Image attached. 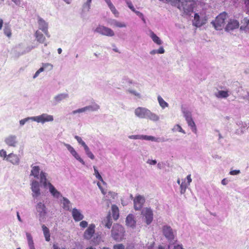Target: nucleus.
I'll return each mask as SVG.
<instances>
[{
	"label": "nucleus",
	"instance_id": "f257e3e1",
	"mask_svg": "<svg viewBox=\"0 0 249 249\" xmlns=\"http://www.w3.org/2000/svg\"><path fill=\"white\" fill-rule=\"evenodd\" d=\"M135 116L140 119H147L153 122L160 120V117L156 113L144 107H138L134 110Z\"/></svg>",
	"mask_w": 249,
	"mask_h": 249
},
{
	"label": "nucleus",
	"instance_id": "f03ea898",
	"mask_svg": "<svg viewBox=\"0 0 249 249\" xmlns=\"http://www.w3.org/2000/svg\"><path fill=\"white\" fill-rule=\"evenodd\" d=\"M47 173L45 172H41L40 175V182L44 188H46L48 187L50 193L53 197L58 198L62 196L60 192L57 191L50 182L48 181L47 178Z\"/></svg>",
	"mask_w": 249,
	"mask_h": 249
},
{
	"label": "nucleus",
	"instance_id": "7ed1b4c3",
	"mask_svg": "<svg viewBox=\"0 0 249 249\" xmlns=\"http://www.w3.org/2000/svg\"><path fill=\"white\" fill-rule=\"evenodd\" d=\"M227 14L225 12H223L217 16L215 21H212L211 23L216 30H220L224 26L225 20L227 18Z\"/></svg>",
	"mask_w": 249,
	"mask_h": 249
},
{
	"label": "nucleus",
	"instance_id": "20e7f679",
	"mask_svg": "<svg viewBox=\"0 0 249 249\" xmlns=\"http://www.w3.org/2000/svg\"><path fill=\"white\" fill-rule=\"evenodd\" d=\"M40 181L38 182L36 179L31 180V189L32 191V196L34 198H36L41 195V191L40 189Z\"/></svg>",
	"mask_w": 249,
	"mask_h": 249
},
{
	"label": "nucleus",
	"instance_id": "39448f33",
	"mask_svg": "<svg viewBox=\"0 0 249 249\" xmlns=\"http://www.w3.org/2000/svg\"><path fill=\"white\" fill-rule=\"evenodd\" d=\"M34 119L35 122L42 124L46 122H52L54 120L53 116L47 113H42L40 115L34 116Z\"/></svg>",
	"mask_w": 249,
	"mask_h": 249
},
{
	"label": "nucleus",
	"instance_id": "423d86ee",
	"mask_svg": "<svg viewBox=\"0 0 249 249\" xmlns=\"http://www.w3.org/2000/svg\"><path fill=\"white\" fill-rule=\"evenodd\" d=\"M94 32L107 36H114V33L112 29L103 25H99L95 29Z\"/></svg>",
	"mask_w": 249,
	"mask_h": 249
},
{
	"label": "nucleus",
	"instance_id": "0eeeda50",
	"mask_svg": "<svg viewBox=\"0 0 249 249\" xmlns=\"http://www.w3.org/2000/svg\"><path fill=\"white\" fill-rule=\"evenodd\" d=\"M74 138L77 140L78 143L81 145L85 150V153L87 156L91 160H94L95 159V156L90 150V149L88 147V146L86 144L84 141H83L82 139L77 135L74 136Z\"/></svg>",
	"mask_w": 249,
	"mask_h": 249
},
{
	"label": "nucleus",
	"instance_id": "6e6552de",
	"mask_svg": "<svg viewBox=\"0 0 249 249\" xmlns=\"http://www.w3.org/2000/svg\"><path fill=\"white\" fill-rule=\"evenodd\" d=\"M142 214L144 217V220L147 225L151 223L153 219V213L150 208H145L142 211Z\"/></svg>",
	"mask_w": 249,
	"mask_h": 249
},
{
	"label": "nucleus",
	"instance_id": "1a4fd4ad",
	"mask_svg": "<svg viewBox=\"0 0 249 249\" xmlns=\"http://www.w3.org/2000/svg\"><path fill=\"white\" fill-rule=\"evenodd\" d=\"M124 229L123 227L119 224L114 225L111 230L112 237L115 240H118L120 238L122 235Z\"/></svg>",
	"mask_w": 249,
	"mask_h": 249
},
{
	"label": "nucleus",
	"instance_id": "9d476101",
	"mask_svg": "<svg viewBox=\"0 0 249 249\" xmlns=\"http://www.w3.org/2000/svg\"><path fill=\"white\" fill-rule=\"evenodd\" d=\"M64 145L67 148L68 150L70 152L71 155L79 162H80L82 164L85 165V162L84 160L81 158L79 154L75 151L74 148L71 146L70 144L64 143Z\"/></svg>",
	"mask_w": 249,
	"mask_h": 249
},
{
	"label": "nucleus",
	"instance_id": "9b49d317",
	"mask_svg": "<svg viewBox=\"0 0 249 249\" xmlns=\"http://www.w3.org/2000/svg\"><path fill=\"white\" fill-rule=\"evenodd\" d=\"M95 225L94 224L89 225L83 233V237L85 239L89 240L91 239L95 233Z\"/></svg>",
	"mask_w": 249,
	"mask_h": 249
},
{
	"label": "nucleus",
	"instance_id": "f8f14e48",
	"mask_svg": "<svg viewBox=\"0 0 249 249\" xmlns=\"http://www.w3.org/2000/svg\"><path fill=\"white\" fill-rule=\"evenodd\" d=\"M38 28L41 30L48 37H50L48 32V24L43 18L39 17L37 20Z\"/></svg>",
	"mask_w": 249,
	"mask_h": 249
},
{
	"label": "nucleus",
	"instance_id": "ddd939ff",
	"mask_svg": "<svg viewBox=\"0 0 249 249\" xmlns=\"http://www.w3.org/2000/svg\"><path fill=\"white\" fill-rule=\"evenodd\" d=\"M36 209L38 213L39 220L42 221L45 218L46 214L45 205L41 202H38L36 205Z\"/></svg>",
	"mask_w": 249,
	"mask_h": 249
},
{
	"label": "nucleus",
	"instance_id": "4468645a",
	"mask_svg": "<svg viewBox=\"0 0 249 249\" xmlns=\"http://www.w3.org/2000/svg\"><path fill=\"white\" fill-rule=\"evenodd\" d=\"M162 232L163 235L168 240H173L174 239V234L173 229L168 225H164L162 227Z\"/></svg>",
	"mask_w": 249,
	"mask_h": 249
},
{
	"label": "nucleus",
	"instance_id": "2eb2a0df",
	"mask_svg": "<svg viewBox=\"0 0 249 249\" xmlns=\"http://www.w3.org/2000/svg\"><path fill=\"white\" fill-rule=\"evenodd\" d=\"M134 207L136 210H140L145 202L144 197L141 195L137 196L133 200Z\"/></svg>",
	"mask_w": 249,
	"mask_h": 249
},
{
	"label": "nucleus",
	"instance_id": "dca6fc26",
	"mask_svg": "<svg viewBox=\"0 0 249 249\" xmlns=\"http://www.w3.org/2000/svg\"><path fill=\"white\" fill-rule=\"evenodd\" d=\"M192 180L191 175L189 174L182 181L180 184V193L181 194H184L185 193L187 188L190 185Z\"/></svg>",
	"mask_w": 249,
	"mask_h": 249
},
{
	"label": "nucleus",
	"instance_id": "f3484780",
	"mask_svg": "<svg viewBox=\"0 0 249 249\" xmlns=\"http://www.w3.org/2000/svg\"><path fill=\"white\" fill-rule=\"evenodd\" d=\"M7 161L14 165H18L20 162V158L19 155L11 153L8 155Z\"/></svg>",
	"mask_w": 249,
	"mask_h": 249
},
{
	"label": "nucleus",
	"instance_id": "a211bd4d",
	"mask_svg": "<svg viewBox=\"0 0 249 249\" xmlns=\"http://www.w3.org/2000/svg\"><path fill=\"white\" fill-rule=\"evenodd\" d=\"M71 212L72 216L75 222L80 221L84 218V216L81 211L76 208H73L71 210Z\"/></svg>",
	"mask_w": 249,
	"mask_h": 249
},
{
	"label": "nucleus",
	"instance_id": "6ab92c4d",
	"mask_svg": "<svg viewBox=\"0 0 249 249\" xmlns=\"http://www.w3.org/2000/svg\"><path fill=\"white\" fill-rule=\"evenodd\" d=\"M4 142L9 146L15 147L18 143L17 136L10 135L5 138Z\"/></svg>",
	"mask_w": 249,
	"mask_h": 249
},
{
	"label": "nucleus",
	"instance_id": "aec40b11",
	"mask_svg": "<svg viewBox=\"0 0 249 249\" xmlns=\"http://www.w3.org/2000/svg\"><path fill=\"white\" fill-rule=\"evenodd\" d=\"M239 26V23L237 20L231 19L228 22V23L225 28V30L227 31H232L238 28Z\"/></svg>",
	"mask_w": 249,
	"mask_h": 249
},
{
	"label": "nucleus",
	"instance_id": "412c9836",
	"mask_svg": "<svg viewBox=\"0 0 249 249\" xmlns=\"http://www.w3.org/2000/svg\"><path fill=\"white\" fill-rule=\"evenodd\" d=\"M31 167L32 169L31 171L30 176H33L35 178L40 180V173L43 171H40V168L39 166L32 165Z\"/></svg>",
	"mask_w": 249,
	"mask_h": 249
},
{
	"label": "nucleus",
	"instance_id": "4be33fe9",
	"mask_svg": "<svg viewBox=\"0 0 249 249\" xmlns=\"http://www.w3.org/2000/svg\"><path fill=\"white\" fill-rule=\"evenodd\" d=\"M69 98V94L67 93H61L58 94L53 97V102L55 105H56L64 100L67 99Z\"/></svg>",
	"mask_w": 249,
	"mask_h": 249
},
{
	"label": "nucleus",
	"instance_id": "5701e85b",
	"mask_svg": "<svg viewBox=\"0 0 249 249\" xmlns=\"http://www.w3.org/2000/svg\"><path fill=\"white\" fill-rule=\"evenodd\" d=\"M35 36L37 42H38L40 43H44L45 46H47V43L45 42V37L39 31L37 30L35 32Z\"/></svg>",
	"mask_w": 249,
	"mask_h": 249
},
{
	"label": "nucleus",
	"instance_id": "b1692460",
	"mask_svg": "<svg viewBox=\"0 0 249 249\" xmlns=\"http://www.w3.org/2000/svg\"><path fill=\"white\" fill-rule=\"evenodd\" d=\"M107 22L110 25L116 27L125 28L126 27V24L124 22H120L114 19H109Z\"/></svg>",
	"mask_w": 249,
	"mask_h": 249
},
{
	"label": "nucleus",
	"instance_id": "393cba45",
	"mask_svg": "<svg viewBox=\"0 0 249 249\" xmlns=\"http://www.w3.org/2000/svg\"><path fill=\"white\" fill-rule=\"evenodd\" d=\"M125 222L127 226L134 228L136 223L134 216L132 214H129L126 218Z\"/></svg>",
	"mask_w": 249,
	"mask_h": 249
},
{
	"label": "nucleus",
	"instance_id": "a878e982",
	"mask_svg": "<svg viewBox=\"0 0 249 249\" xmlns=\"http://www.w3.org/2000/svg\"><path fill=\"white\" fill-rule=\"evenodd\" d=\"M242 23V25L240 26V29L246 33H249V18H245Z\"/></svg>",
	"mask_w": 249,
	"mask_h": 249
},
{
	"label": "nucleus",
	"instance_id": "bb28decb",
	"mask_svg": "<svg viewBox=\"0 0 249 249\" xmlns=\"http://www.w3.org/2000/svg\"><path fill=\"white\" fill-rule=\"evenodd\" d=\"M141 140L150 141L152 142H158L164 141L163 140H161V139H160V138H156L152 136H148L144 135H142Z\"/></svg>",
	"mask_w": 249,
	"mask_h": 249
},
{
	"label": "nucleus",
	"instance_id": "cd10ccee",
	"mask_svg": "<svg viewBox=\"0 0 249 249\" xmlns=\"http://www.w3.org/2000/svg\"><path fill=\"white\" fill-rule=\"evenodd\" d=\"M62 203L64 209L67 211H71V202L66 197H63Z\"/></svg>",
	"mask_w": 249,
	"mask_h": 249
},
{
	"label": "nucleus",
	"instance_id": "c85d7f7f",
	"mask_svg": "<svg viewBox=\"0 0 249 249\" xmlns=\"http://www.w3.org/2000/svg\"><path fill=\"white\" fill-rule=\"evenodd\" d=\"M86 112L87 111H96L100 108V106L97 104L93 103L92 104L85 107Z\"/></svg>",
	"mask_w": 249,
	"mask_h": 249
},
{
	"label": "nucleus",
	"instance_id": "c756f323",
	"mask_svg": "<svg viewBox=\"0 0 249 249\" xmlns=\"http://www.w3.org/2000/svg\"><path fill=\"white\" fill-rule=\"evenodd\" d=\"M4 34L9 38L12 36V30L11 26L8 24H5L3 28Z\"/></svg>",
	"mask_w": 249,
	"mask_h": 249
},
{
	"label": "nucleus",
	"instance_id": "7c9ffc66",
	"mask_svg": "<svg viewBox=\"0 0 249 249\" xmlns=\"http://www.w3.org/2000/svg\"><path fill=\"white\" fill-rule=\"evenodd\" d=\"M42 228L45 240L47 242L50 241V233L49 229L45 225H42Z\"/></svg>",
	"mask_w": 249,
	"mask_h": 249
},
{
	"label": "nucleus",
	"instance_id": "2f4dec72",
	"mask_svg": "<svg viewBox=\"0 0 249 249\" xmlns=\"http://www.w3.org/2000/svg\"><path fill=\"white\" fill-rule=\"evenodd\" d=\"M29 249H36L34 246V243L31 234L29 232L26 233Z\"/></svg>",
	"mask_w": 249,
	"mask_h": 249
},
{
	"label": "nucleus",
	"instance_id": "473e14b6",
	"mask_svg": "<svg viewBox=\"0 0 249 249\" xmlns=\"http://www.w3.org/2000/svg\"><path fill=\"white\" fill-rule=\"evenodd\" d=\"M181 111L183 114V116L185 118L186 121L188 120L193 119L191 112L186 108L182 107Z\"/></svg>",
	"mask_w": 249,
	"mask_h": 249
},
{
	"label": "nucleus",
	"instance_id": "72a5a7b5",
	"mask_svg": "<svg viewBox=\"0 0 249 249\" xmlns=\"http://www.w3.org/2000/svg\"><path fill=\"white\" fill-rule=\"evenodd\" d=\"M103 223L105 226L107 228L110 229L111 228L112 221L111 217L109 214L107 215V216L103 220Z\"/></svg>",
	"mask_w": 249,
	"mask_h": 249
},
{
	"label": "nucleus",
	"instance_id": "f704fd0d",
	"mask_svg": "<svg viewBox=\"0 0 249 249\" xmlns=\"http://www.w3.org/2000/svg\"><path fill=\"white\" fill-rule=\"evenodd\" d=\"M188 126L190 127L192 131L195 134L197 133V128L193 119L186 121Z\"/></svg>",
	"mask_w": 249,
	"mask_h": 249
},
{
	"label": "nucleus",
	"instance_id": "c9c22d12",
	"mask_svg": "<svg viewBox=\"0 0 249 249\" xmlns=\"http://www.w3.org/2000/svg\"><path fill=\"white\" fill-rule=\"evenodd\" d=\"M150 36L155 43L159 45L162 44V41L153 32H150Z\"/></svg>",
	"mask_w": 249,
	"mask_h": 249
},
{
	"label": "nucleus",
	"instance_id": "e433bc0d",
	"mask_svg": "<svg viewBox=\"0 0 249 249\" xmlns=\"http://www.w3.org/2000/svg\"><path fill=\"white\" fill-rule=\"evenodd\" d=\"M228 91L219 90L215 95L218 98H226L229 96Z\"/></svg>",
	"mask_w": 249,
	"mask_h": 249
},
{
	"label": "nucleus",
	"instance_id": "4c0bfd02",
	"mask_svg": "<svg viewBox=\"0 0 249 249\" xmlns=\"http://www.w3.org/2000/svg\"><path fill=\"white\" fill-rule=\"evenodd\" d=\"M193 24L197 27H199L203 25V23L199 20V16L197 13L195 14Z\"/></svg>",
	"mask_w": 249,
	"mask_h": 249
},
{
	"label": "nucleus",
	"instance_id": "58836bf2",
	"mask_svg": "<svg viewBox=\"0 0 249 249\" xmlns=\"http://www.w3.org/2000/svg\"><path fill=\"white\" fill-rule=\"evenodd\" d=\"M102 241V237L100 234H96L91 239V242L95 246L98 245Z\"/></svg>",
	"mask_w": 249,
	"mask_h": 249
},
{
	"label": "nucleus",
	"instance_id": "ea45409f",
	"mask_svg": "<svg viewBox=\"0 0 249 249\" xmlns=\"http://www.w3.org/2000/svg\"><path fill=\"white\" fill-rule=\"evenodd\" d=\"M112 216H113V219L114 220L118 219L119 218V216L118 208L115 205H113L112 206Z\"/></svg>",
	"mask_w": 249,
	"mask_h": 249
},
{
	"label": "nucleus",
	"instance_id": "a19ab883",
	"mask_svg": "<svg viewBox=\"0 0 249 249\" xmlns=\"http://www.w3.org/2000/svg\"><path fill=\"white\" fill-rule=\"evenodd\" d=\"M158 101L160 107L162 109H164L165 107H168L169 106L168 104L166 102H165L163 100V99L160 95L158 96Z\"/></svg>",
	"mask_w": 249,
	"mask_h": 249
},
{
	"label": "nucleus",
	"instance_id": "79ce46f5",
	"mask_svg": "<svg viewBox=\"0 0 249 249\" xmlns=\"http://www.w3.org/2000/svg\"><path fill=\"white\" fill-rule=\"evenodd\" d=\"M93 169L94 171V175L95 176L96 178L101 181L104 184H106V183L104 181L96 166H93Z\"/></svg>",
	"mask_w": 249,
	"mask_h": 249
},
{
	"label": "nucleus",
	"instance_id": "37998d69",
	"mask_svg": "<svg viewBox=\"0 0 249 249\" xmlns=\"http://www.w3.org/2000/svg\"><path fill=\"white\" fill-rule=\"evenodd\" d=\"M172 131L173 132H181L183 134L186 133L185 131L182 128L181 126L179 124L175 125L173 126V127L172 128Z\"/></svg>",
	"mask_w": 249,
	"mask_h": 249
},
{
	"label": "nucleus",
	"instance_id": "c03bdc74",
	"mask_svg": "<svg viewBox=\"0 0 249 249\" xmlns=\"http://www.w3.org/2000/svg\"><path fill=\"white\" fill-rule=\"evenodd\" d=\"M91 4L85 2L82 6V14H84L85 12H87L89 11L90 9Z\"/></svg>",
	"mask_w": 249,
	"mask_h": 249
},
{
	"label": "nucleus",
	"instance_id": "a18cd8bd",
	"mask_svg": "<svg viewBox=\"0 0 249 249\" xmlns=\"http://www.w3.org/2000/svg\"><path fill=\"white\" fill-rule=\"evenodd\" d=\"M29 121H34V116L28 117L19 121V124L21 126L24 125Z\"/></svg>",
	"mask_w": 249,
	"mask_h": 249
},
{
	"label": "nucleus",
	"instance_id": "49530a36",
	"mask_svg": "<svg viewBox=\"0 0 249 249\" xmlns=\"http://www.w3.org/2000/svg\"><path fill=\"white\" fill-rule=\"evenodd\" d=\"M128 92L132 95L136 96L138 98H141V94L135 89H129L127 90Z\"/></svg>",
	"mask_w": 249,
	"mask_h": 249
},
{
	"label": "nucleus",
	"instance_id": "de8ad7c7",
	"mask_svg": "<svg viewBox=\"0 0 249 249\" xmlns=\"http://www.w3.org/2000/svg\"><path fill=\"white\" fill-rule=\"evenodd\" d=\"M86 112V111L85 108V107H83L77 109L76 110H73L71 112V114L72 115H76L77 114H80V113H84Z\"/></svg>",
	"mask_w": 249,
	"mask_h": 249
},
{
	"label": "nucleus",
	"instance_id": "09e8293b",
	"mask_svg": "<svg viewBox=\"0 0 249 249\" xmlns=\"http://www.w3.org/2000/svg\"><path fill=\"white\" fill-rule=\"evenodd\" d=\"M37 47V46H29L28 47H27L24 50V51H23L20 54H24L26 53H29L32 50H33V49Z\"/></svg>",
	"mask_w": 249,
	"mask_h": 249
},
{
	"label": "nucleus",
	"instance_id": "8fccbe9b",
	"mask_svg": "<svg viewBox=\"0 0 249 249\" xmlns=\"http://www.w3.org/2000/svg\"><path fill=\"white\" fill-rule=\"evenodd\" d=\"M184 12L187 14H189L190 12H192L193 10V7L192 6V4H191L189 5L188 6H183V7Z\"/></svg>",
	"mask_w": 249,
	"mask_h": 249
},
{
	"label": "nucleus",
	"instance_id": "3c124183",
	"mask_svg": "<svg viewBox=\"0 0 249 249\" xmlns=\"http://www.w3.org/2000/svg\"><path fill=\"white\" fill-rule=\"evenodd\" d=\"M0 157L3 158V160H5L7 161L8 155H7L6 151L5 150L1 149L0 151Z\"/></svg>",
	"mask_w": 249,
	"mask_h": 249
},
{
	"label": "nucleus",
	"instance_id": "603ef678",
	"mask_svg": "<svg viewBox=\"0 0 249 249\" xmlns=\"http://www.w3.org/2000/svg\"><path fill=\"white\" fill-rule=\"evenodd\" d=\"M43 66L45 68V70H47L48 71L52 70L53 68V65L51 63H43Z\"/></svg>",
	"mask_w": 249,
	"mask_h": 249
},
{
	"label": "nucleus",
	"instance_id": "864d4df0",
	"mask_svg": "<svg viewBox=\"0 0 249 249\" xmlns=\"http://www.w3.org/2000/svg\"><path fill=\"white\" fill-rule=\"evenodd\" d=\"M142 135H133L128 136L130 139L141 140Z\"/></svg>",
	"mask_w": 249,
	"mask_h": 249
},
{
	"label": "nucleus",
	"instance_id": "5fc2aeb1",
	"mask_svg": "<svg viewBox=\"0 0 249 249\" xmlns=\"http://www.w3.org/2000/svg\"><path fill=\"white\" fill-rule=\"evenodd\" d=\"M79 226L81 228L85 229L88 226V223L85 220H82L80 222Z\"/></svg>",
	"mask_w": 249,
	"mask_h": 249
},
{
	"label": "nucleus",
	"instance_id": "6e6d98bb",
	"mask_svg": "<svg viewBox=\"0 0 249 249\" xmlns=\"http://www.w3.org/2000/svg\"><path fill=\"white\" fill-rule=\"evenodd\" d=\"M124 246L122 244H119L114 245L113 249H124Z\"/></svg>",
	"mask_w": 249,
	"mask_h": 249
},
{
	"label": "nucleus",
	"instance_id": "4d7b16f0",
	"mask_svg": "<svg viewBox=\"0 0 249 249\" xmlns=\"http://www.w3.org/2000/svg\"><path fill=\"white\" fill-rule=\"evenodd\" d=\"M137 16H138L144 22L145 21V18H144V16L142 13L141 12L138 11H135L134 12Z\"/></svg>",
	"mask_w": 249,
	"mask_h": 249
},
{
	"label": "nucleus",
	"instance_id": "13d9d810",
	"mask_svg": "<svg viewBox=\"0 0 249 249\" xmlns=\"http://www.w3.org/2000/svg\"><path fill=\"white\" fill-rule=\"evenodd\" d=\"M127 4L128 7L133 11L135 12L136 11L134 7L133 6L132 3L130 1H127Z\"/></svg>",
	"mask_w": 249,
	"mask_h": 249
},
{
	"label": "nucleus",
	"instance_id": "bf43d9fd",
	"mask_svg": "<svg viewBox=\"0 0 249 249\" xmlns=\"http://www.w3.org/2000/svg\"><path fill=\"white\" fill-rule=\"evenodd\" d=\"M146 163L150 165H155L157 163V160H156L148 159Z\"/></svg>",
	"mask_w": 249,
	"mask_h": 249
},
{
	"label": "nucleus",
	"instance_id": "052dcab7",
	"mask_svg": "<svg viewBox=\"0 0 249 249\" xmlns=\"http://www.w3.org/2000/svg\"><path fill=\"white\" fill-rule=\"evenodd\" d=\"M240 173V171L239 170H232L230 172V174L231 175H237Z\"/></svg>",
	"mask_w": 249,
	"mask_h": 249
},
{
	"label": "nucleus",
	"instance_id": "680f3d73",
	"mask_svg": "<svg viewBox=\"0 0 249 249\" xmlns=\"http://www.w3.org/2000/svg\"><path fill=\"white\" fill-rule=\"evenodd\" d=\"M16 5L20 6L21 3V0H11Z\"/></svg>",
	"mask_w": 249,
	"mask_h": 249
},
{
	"label": "nucleus",
	"instance_id": "e2e57ef3",
	"mask_svg": "<svg viewBox=\"0 0 249 249\" xmlns=\"http://www.w3.org/2000/svg\"><path fill=\"white\" fill-rule=\"evenodd\" d=\"M97 185H98V186L99 188L100 189V190H101V191L102 193L104 195H106V191L104 190V189L103 188V187L101 186V184H100V182H98L97 183Z\"/></svg>",
	"mask_w": 249,
	"mask_h": 249
},
{
	"label": "nucleus",
	"instance_id": "0e129e2a",
	"mask_svg": "<svg viewBox=\"0 0 249 249\" xmlns=\"http://www.w3.org/2000/svg\"><path fill=\"white\" fill-rule=\"evenodd\" d=\"M245 7L247 9V12L249 13V0H246L245 1Z\"/></svg>",
	"mask_w": 249,
	"mask_h": 249
},
{
	"label": "nucleus",
	"instance_id": "69168bd1",
	"mask_svg": "<svg viewBox=\"0 0 249 249\" xmlns=\"http://www.w3.org/2000/svg\"><path fill=\"white\" fill-rule=\"evenodd\" d=\"M158 53L162 54L165 52L164 49L163 47H160L159 49L157 50Z\"/></svg>",
	"mask_w": 249,
	"mask_h": 249
},
{
	"label": "nucleus",
	"instance_id": "338daca9",
	"mask_svg": "<svg viewBox=\"0 0 249 249\" xmlns=\"http://www.w3.org/2000/svg\"><path fill=\"white\" fill-rule=\"evenodd\" d=\"M112 12V13L114 15L115 17H116V18H118L119 16V12L117 10V9L115 8V9H114L113 10H112V11H111Z\"/></svg>",
	"mask_w": 249,
	"mask_h": 249
},
{
	"label": "nucleus",
	"instance_id": "774afa93",
	"mask_svg": "<svg viewBox=\"0 0 249 249\" xmlns=\"http://www.w3.org/2000/svg\"><path fill=\"white\" fill-rule=\"evenodd\" d=\"M108 7L109 8L111 11H112L114 9H115L116 8L113 5L112 2L110 3L109 4H107Z\"/></svg>",
	"mask_w": 249,
	"mask_h": 249
}]
</instances>
